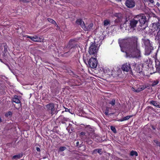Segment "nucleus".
<instances>
[{
	"instance_id": "nucleus-38",
	"label": "nucleus",
	"mask_w": 160,
	"mask_h": 160,
	"mask_svg": "<svg viewBox=\"0 0 160 160\" xmlns=\"http://www.w3.org/2000/svg\"><path fill=\"white\" fill-rule=\"evenodd\" d=\"M80 134L81 135H85V133L84 132H82L80 133Z\"/></svg>"
},
{
	"instance_id": "nucleus-1",
	"label": "nucleus",
	"mask_w": 160,
	"mask_h": 160,
	"mask_svg": "<svg viewBox=\"0 0 160 160\" xmlns=\"http://www.w3.org/2000/svg\"><path fill=\"white\" fill-rule=\"evenodd\" d=\"M138 40V37L136 36L119 40V43L121 51L122 52L125 51L133 58H139L141 56Z\"/></svg>"
},
{
	"instance_id": "nucleus-4",
	"label": "nucleus",
	"mask_w": 160,
	"mask_h": 160,
	"mask_svg": "<svg viewBox=\"0 0 160 160\" xmlns=\"http://www.w3.org/2000/svg\"><path fill=\"white\" fill-rule=\"evenodd\" d=\"M88 63L90 68H94L97 67L98 62L95 58H92L89 60Z\"/></svg>"
},
{
	"instance_id": "nucleus-35",
	"label": "nucleus",
	"mask_w": 160,
	"mask_h": 160,
	"mask_svg": "<svg viewBox=\"0 0 160 160\" xmlns=\"http://www.w3.org/2000/svg\"><path fill=\"white\" fill-rule=\"evenodd\" d=\"M148 52L147 53H146L145 54L147 55H149L150 54V52H151L150 50L149 49L148 50Z\"/></svg>"
},
{
	"instance_id": "nucleus-39",
	"label": "nucleus",
	"mask_w": 160,
	"mask_h": 160,
	"mask_svg": "<svg viewBox=\"0 0 160 160\" xmlns=\"http://www.w3.org/2000/svg\"><path fill=\"white\" fill-rule=\"evenodd\" d=\"M8 114H9V115H11V114H12V112H8Z\"/></svg>"
},
{
	"instance_id": "nucleus-32",
	"label": "nucleus",
	"mask_w": 160,
	"mask_h": 160,
	"mask_svg": "<svg viewBox=\"0 0 160 160\" xmlns=\"http://www.w3.org/2000/svg\"><path fill=\"white\" fill-rule=\"evenodd\" d=\"M108 111H109V108H106V111L105 112V114L106 115H108Z\"/></svg>"
},
{
	"instance_id": "nucleus-21",
	"label": "nucleus",
	"mask_w": 160,
	"mask_h": 160,
	"mask_svg": "<svg viewBox=\"0 0 160 160\" xmlns=\"http://www.w3.org/2000/svg\"><path fill=\"white\" fill-rule=\"evenodd\" d=\"M150 104L153 105V106L157 107H159L158 102L153 100L151 101L150 102Z\"/></svg>"
},
{
	"instance_id": "nucleus-5",
	"label": "nucleus",
	"mask_w": 160,
	"mask_h": 160,
	"mask_svg": "<svg viewBox=\"0 0 160 160\" xmlns=\"http://www.w3.org/2000/svg\"><path fill=\"white\" fill-rule=\"evenodd\" d=\"M121 68L123 71L126 72H128L131 70L130 64L128 62L122 64V66Z\"/></svg>"
},
{
	"instance_id": "nucleus-23",
	"label": "nucleus",
	"mask_w": 160,
	"mask_h": 160,
	"mask_svg": "<svg viewBox=\"0 0 160 160\" xmlns=\"http://www.w3.org/2000/svg\"><path fill=\"white\" fill-rule=\"evenodd\" d=\"M109 103L111 104L112 106H114L116 104L115 99H113L112 100H110L109 102Z\"/></svg>"
},
{
	"instance_id": "nucleus-20",
	"label": "nucleus",
	"mask_w": 160,
	"mask_h": 160,
	"mask_svg": "<svg viewBox=\"0 0 160 160\" xmlns=\"http://www.w3.org/2000/svg\"><path fill=\"white\" fill-rule=\"evenodd\" d=\"M155 40L160 43V30L158 32L157 35L156 36Z\"/></svg>"
},
{
	"instance_id": "nucleus-25",
	"label": "nucleus",
	"mask_w": 160,
	"mask_h": 160,
	"mask_svg": "<svg viewBox=\"0 0 160 160\" xmlns=\"http://www.w3.org/2000/svg\"><path fill=\"white\" fill-rule=\"evenodd\" d=\"M110 21L107 19L105 20L103 22L104 25L105 26H107L110 24Z\"/></svg>"
},
{
	"instance_id": "nucleus-31",
	"label": "nucleus",
	"mask_w": 160,
	"mask_h": 160,
	"mask_svg": "<svg viewBox=\"0 0 160 160\" xmlns=\"http://www.w3.org/2000/svg\"><path fill=\"white\" fill-rule=\"evenodd\" d=\"M154 142L156 143L157 146H159L160 147V142H158L157 140H154Z\"/></svg>"
},
{
	"instance_id": "nucleus-7",
	"label": "nucleus",
	"mask_w": 160,
	"mask_h": 160,
	"mask_svg": "<svg viewBox=\"0 0 160 160\" xmlns=\"http://www.w3.org/2000/svg\"><path fill=\"white\" fill-rule=\"evenodd\" d=\"M125 5L128 8H132L135 6V2L133 0H127L126 1Z\"/></svg>"
},
{
	"instance_id": "nucleus-33",
	"label": "nucleus",
	"mask_w": 160,
	"mask_h": 160,
	"mask_svg": "<svg viewBox=\"0 0 160 160\" xmlns=\"http://www.w3.org/2000/svg\"><path fill=\"white\" fill-rule=\"evenodd\" d=\"M8 46L7 45H5L4 46V51L5 52H6L7 51Z\"/></svg>"
},
{
	"instance_id": "nucleus-2",
	"label": "nucleus",
	"mask_w": 160,
	"mask_h": 160,
	"mask_svg": "<svg viewBox=\"0 0 160 160\" xmlns=\"http://www.w3.org/2000/svg\"><path fill=\"white\" fill-rule=\"evenodd\" d=\"M146 21V18L144 16L143 14L138 15L135 16L133 19L130 20V26L131 28L135 29V28L138 22L140 23V26H141L145 23Z\"/></svg>"
},
{
	"instance_id": "nucleus-16",
	"label": "nucleus",
	"mask_w": 160,
	"mask_h": 160,
	"mask_svg": "<svg viewBox=\"0 0 160 160\" xmlns=\"http://www.w3.org/2000/svg\"><path fill=\"white\" fill-rule=\"evenodd\" d=\"M147 87L146 86H141L140 87L138 88L137 89H136V92H139L147 88Z\"/></svg>"
},
{
	"instance_id": "nucleus-24",
	"label": "nucleus",
	"mask_w": 160,
	"mask_h": 160,
	"mask_svg": "<svg viewBox=\"0 0 160 160\" xmlns=\"http://www.w3.org/2000/svg\"><path fill=\"white\" fill-rule=\"evenodd\" d=\"M130 155L131 156L135 155L136 156H137L138 153L137 152L132 150L131 152Z\"/></svg>"
},
{
	"instance_id": "nucleus-18",
	"label": "nucleus",
	"mask_w": 160,
	"mask_h": 160,
	"mask_svg": "<svg viewBox=\"0 0 160 160\" xmlns=\"http://www.w3.org/2000/svg\"><path fill=\"white\" fill-rule=\"evenodd\" d=\"M142 69L141 65L137 66L136 69V71L137 73H142Z\"/></svg>"
},
{
	"instance_id": "nucleus-12",
	"label": "nucleus",
	"mask_w": 160,
	"mask_h": 160,
	"mask_svg": "<svg viewBox=\"0 0 160 160\" xmlns=\"http://www.w3.org/2000/svg\"><path fill=\"white\" fill-rule=\"evenodd\" d=\"M75 46V43L74 40L71 39L68 42L67 47L71 49L74 47Z\"/></svg>"
},
{
	"instance_id": "nucleus-43",
	"label": "nucleus",
	"mask_w": 160,
	"mask_h": 160,
	"mask_svg": "<svg viewBox=\"0 0 160 160\" xmlns=\"http://www.w3.org/2000/svg\"><path fill=\"white\" fill-rule=\"evenodd\" d=\"M147 47H146V48H145V49H146V51H147Z\"/></svg>"
},
{
	"instance_id": "nucleus-22",
	"label": "nucleus",
	"mask_w": 160,
	"mask_h": 160,
	"mask_svg": "<svg viewBox=\"0 0 160 160\" xmlns=\"http://www.w3.org/2000/svg\"><path fill=\"white\" fill-rule=\"evenodd\" d=\"M22 157V155L20 154L16 155L13 156L12 157V158L15 159H17L18 158H21Z\"/></svg>"
},
{
	"instance_id": "nucleus-17",
	"label": "nucleus",
	"mask_w": 160,
	"mask_h": 160,
	"mask_svg": "<svg viewBox=\"0 0 160 160\" xmlns=\"http://www.w3.org/2000/svg\"><path fill=\"white\" fill-rule=\"evenodd\" d=\"M133 116L132 115L128 116L126 117H124L121 119L118 120L119 121L122 122L126 120H128L130 118Z\"/></svg>"
},
{
	"instance_id": "nucleus-3",
	"label": "nucleus",
	"mask_w": 160,
	"mask_h": 160,
	"mask_svg": "<svg viewBox=\"0 0 160 160\" xmlns=\"http://www.w3.org/2000/svg\"><path fill=\"white\" fill-rule=\"evenodd\" d=\"M98 47L95 43H92L89 48V52L91 55H95L97 52Z\"/></svg>"
},
{
	"instance_id": "nucleus-11",
	"label": "nucleus",
	"mask_w": 160,
	"mask_h": 160,
	"mask_svg": "<svg viewBox=\"0 0 160 160\" xmlns=\"http://www.w3.org/2000/svg\"><path fill=\"white\" fill-rule=\"evenodd\" d=\"M93 26V24L92 23H91L89 24H86L85 25V26L84 27V28H83L84 30L86 31L90 30Z\"/></svg>"
},
{
	"instance_id": "nucleus-45",
	"label": "nucleus",
	"mask_w": 160,
	"mask_h": 160,
	"mask_svg": "<svg viewBox=\"0 0 160 160\" xmlns=\"http://www.w3.org/2000/svg\"><path fill=\"white\" fill-rule=\"evenodd\" d=\"M89 128V127H87V128L88 129V128Z\"/></svg>"
},
{
	"instance_id": "nucleus-8",
	"label": "nucleus",
	"mask_w": 160,
	"mask_h": 160,
	"mask_svg": "<svg viewBox=\"0 0 160 160\" xmlns=\"http://www.w3.org/2000/svg\"><path fill=\"white\" fill-rule=\"evenodd\" d=\"M114 16L117 17V19L115 20V22H121L122 19V15L121 13H116L114 14Z\"/></svg>"
},
{
	"instance_id": "nucleus-42",
	"label": "nucleus",
	"mask_w": 160,
	"mask_h": 160,
	"mask_svg": "<svg viewBox=\"0 0 160 160\" xmlns=\"http://www.w3.org/2000/svg\"><path fill=\"white\" fill-rule=\"evenodd\" d=\"M157 5H158V6H159V3L158 2L157 3Z\"/></svg>"
},
{
	"instance_id": "nucleus-41",
	"label": "nucleus",
	"mask_w": 160,
	"mask_h": 160,
	"mask_svg": "<svg viewBox=\"0 0 160 160\" xmlns=\"http://www.w3.org/2000/svg\"><path fill=\"white\" fill-rule=\"evenodd\" d=\"M2 122V119L0 117V122Z\"/></svg>"
},
{
	"instance_id": "nucleus-30",
	"label": "nucleus",
	"mask_w": 160,
	"mask_h": 160,
	"mask_svg": "<svg viewBox=\"0 0 160 160\" xmlns=\"http://www.w3.org/2000/svg\"><path fill=\"white\" fill-rule=\"evenodd\" d=\"M20 2H22L23 3H28L29 2V1L27 0H19Z\"/></svg>"
},
{
	"instance_id": "nucleus-34",
	"label": "nucleus",
	"mask_w": 160,
	"mask_h": 160,
	"mask_svg": "<svg viewBox=\"0 0 160 160\" xmlns=\"http://www.w3.org/2000/svg\"><path fill=\"white\" fill-rule=\"evenodd\" d=\"M147 1H148L151 3H152L154 2L153 0H146Z\"/></svg>"
},
{
	"instance_id": "nucleus-27",
	"label": "nucleus",
	"mask_w": 160,
	"mask_h": 160,
	"mask_svg": "<svg viewBox=\"0 0 160 160\" xmlns=\"http://www.w3.org/2000/svg\"><path fill=\"white\" fill-rule=\"evenodd\" d=\"M159 82V81L158 80H156L155 81H154L152 82V86H155L157 85Z\"/></svg>"
},
{
	"instance_id": "nucleus-37",
	"label": "nucleus",
	"mask_w": 160,
	"mask_h": 160,
	"mask_svg": "<svg viewBox=\"0 0 160 160\" xmlns=\"http://www.w3.org/2000/svg\"><path fill=\"white\" fill-rule=\"evenodd\" d=\"M132 90L133 91H134V92H136V89L134 88H133V87L132 88Z\"/></svg>"
},
{
	"instance_id": "nucleus-14",
	"label": "nucleus",
	"mask_w": 160,
	"mask_h": 160,
	"mask_svg": "<svg viewBox=\"0 0 160 160\" xmlns=\"http://www.w3.org/2000/svg\"><path fill=\"white\" fill-rule=\"evenodd\" d=\"M144 43L146 47H147L148 48H150L151 47V44L150 41L148 39H145L144 40ZM148 49V48H147Z\"/></svg>"
},
{
	"instance_id": "nucleus-46",
	"label": "nucleus",
	"mask_w": 160,
	"mask_h": 160,
	"mask_svg": "<svg viewBox=\"0 0 160 160\" xmlns=\"http://www.w3.org/2000/svg\"><path fill=\"white\" fill-rule=\"evenodd\" d=\"M90 131H92V130H90Z\"/></svg>"
},
{
	"instance_id": "nucleus-28",
	"label": "nucleus",
	"mask_w": 160,
	"mask_h": 160,
	"mask_svg": "<svg viewBox=\"0 0 160 160\" xmlns=\"http://www.w3.org/2000/svg\"><path fill=\"white\" fill-rule=\"evenodd\" d=\"M111 130L115 133L117 132L115 128L113 126H111L110 127Z\"/></svg>"
},
{
	"instance_id": "nucleus-15",
	"label": "nucleus",
	"mask_w": 160,
	"mask_h": 160,
	"mask_svg": "<svg viewBox=\"0 0 160 160\" xmlns=\"http://www.w3.org/2000/svg\"><path fill=\"white\" fill-rule=\"evenodd\" d=\"M12 102L16 103H19L20 102V101L19 100L18 96L15 95L12 99Z\"/></svg>"
},
{
	"instance_id": "nucleus-19",
	"label": "nucleus",
	"mask_w": 160,
	"mask_h": 160,
	"mask_svg": "<svg viewBox=\"0 0 160 160\" xmlns=\"http://www.w3.org/2000/svg\"><path fill=\"white\" fill-rule=\"evenodd\" d=\"M48 20L49 22L52 23V24H54L57 27H58V26L57 25V24L56 22L54 20H53L51 18H48Z\"/></svg>"
},
{
	"instance_id": "nucleus-13",
	"label": "nucleus",
	"mask_w": 160,
	"mask_h": 160,
	"mask_svg": "<svg viewBox=\"0 0 160 160\" xmlns=\"http://www.w3.org/2000/svg\"><path fill=\"white\" fill-rule=\"evenodd\" d=\"M76 23L78 25H80L82 28L85 26V23L81 19H78L76 21Z\"/></svg>"
},
{
	"instance_id": "nucleus-36",
	"label": "nucleus",
	"mask_w": 160,
	"mask_h": 160,
	"mask_svg": "<svg viewBox=\"0 0 160 160\" xmlns=\"http://www.w3.org/2000/svg\"><path fill=\"white\" fill-rule=\"evenodd\" d=\"M36 150H37V151H38V152H40V148L39 147H37L36 148Z\"/></svg>"
},
{
	"instance_id": "nucleus-44",
	"label": "nucleus",
	"mask_w": 160,
	"mask_h": 160,
	"mask_svg": "<svg viewBox=\"0 0 160 160\" xmlns=\"http://www.w3.org/2000/svg\"><path fill=\"white\" fill-rule=\"evenodd\" d=\"M0 61H1V62H2V60L0 59Z\"/></svg>"
},
{
	"instance_id": "nucleus-26",
	"label": "nucleus",
	"mask_w": 160,
	"mask_h": 160,
	"mask_svg": "<svg viewBox=\"0 0 160 160\" xmlns=\"http://www.w3.org/2000/svg\"><path fill=\"white\" fill-rule=\"evenodd\" d=\"M66 149L65 147H61L59 148L58 150V152H62Z\"/></svg>"
},
{
	"instance_id": "nucleus-29",
	"label": "nucleus",
	"mask_w": 160,
	"mask_h": 160,
	"mask_svg": "<svg viewBox=\"0 0 160 160\" xmlns=\"http://www.w3.org/2000/svg\"><path fill=\"white\" fill-rule=\"evenodd\" d=\"M94 152H97L100 154H101L102 149H96L94 150Z\"/></svg>"
},
{
	"instance_id": "nucleus-9",
	"label": "nucleus",
	"mask_w": 160,
	"mask_h": 160,
	"mask_svg": "<svg viewBox=\"0 0 160 160\" xmlns=\"http://www.w3.org/2000/svg\"><path fill=\"white\" fill-rule=\"evenodd\" d=\"M27 37L28 38L32 40L34 42H41L40 38L36 35H35L33 37L28 36Z\"/></svg>"
},
{
	"instance_id": "nucleus-40",
	"label": "nucleus",
	"mask_w": 160,
	"mask_h": 160,
	"mask_svg": "<svg viewBox=\"0 0 160 160\" xmlns=\"http://www.w3.org/2000/svg\"><path fill=\"white\" fill-rule=\"evenodd\" d=\"M79 144V142H77V143H76L77 145V146H78V145Z\"/></svg>"
},
{
	"instance_id": "nucleus-6",
	"label": "nucleus",
	"mask_w": 160,
	"mask_h": 160,
	"mask_svg": "<svg viewBox=\"0 0 160 160\" xmlns=\"http://www.w3.org/2000/svg\"><path fill=\"white\" fill-rule=\"evenodd\" d=\"M151 30L153 32L156 31H158V32L160 30V25L158 22L153 23L152 24V27L151 28Z\"/></svg>"
},
{
	"instance_id": "nucleus-10",
	"label": "nucleus",
	"mask_w": 160,
	"mask_h": 160,
	"mask_svg": "<svg viewBox=\"0 0 160 160\" xmlns=\"http://www.w3.org/2000/svg\"><path fill=\"white\" fill-rule=\"evenodd\" d=\"M46 107L48 110H51L52 112V114L53 112L54 111V106L53 103H51L46 105Z\"/></svg>"
}]
</instances>
